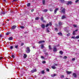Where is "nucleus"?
Listing matches in <instances>:
<instances>
[{"label":"nucleus","instance_id":"nucleus-1","mask_svg":"<svg viewBox=\"0 0 79 79\" xmlns=\"http://www.w3.org/2000/svg\"><path fill=\"white\" fill-rule=\"evenodd\" d=\"M61 10L60 12L61 13H63V14H65L66 13V9H65V8H64L63 7H62L61 8Z\"/></svg>","mask_w":79,"mask_h":79},{"label":"nucleus","instance_id":"nucleus-2","mask_svg":"<svg viewBox=\"0 0 79 79\" xmlns=\"http://www.w3.org/2000/svg\"><path fill=\"white\" fill-rule=\"evenodd\" d=\"M31 51V50H30V48H29V47H27L26 48V53H30V51Z\"/></svg>","mask_w":79,"mask_h":79},{"label":"nucleus","instance_id":"nucleus-3","mask_svg":"<svg viewBox=\"0 0 79 79\" xmlns=\"http://www.w3.org/2000/svg\"><path fill=\"white\" fill-rule=\"evenodd\" d=\"M35 72H37V69H36L34 70H32L31 71V73H35Z\"/></svg>","mask_w":79,"mask_h":79},{"label":"nucleus","instance_id":"nucleus-4","mask_svg":"<svg viewBox=\"0 0 79 79\" xmlns=\"http://www.w3.org/2000/svg\"><path fill=\"white\" fill-rule=\"evenodd\" d=\"M73 77H74L76 78L77 77V74H76V73H73Z\"/></svg>","mask_w":79,"mask_h":79},{"label":"nucleus","instance_id":"nucleus-5","mask_svg":"<svg viewBox=\"0 0 79 79\" xmlns=\"http://www.w3.org/2000/svg\"><path fill=\"white\" fill-rule=\"evenodd\" d=\"M57 34H58L59 35H60V36H63V34L61 32H59L57 33Z\"/></svg>","mask_w":79,"mask_h":79},{"label":"nucleus","instance_id":"nucleus-6","mask_svg":"<svg viewBox=\"0 0 79 79\" xmlns=\"http://www.w3.org/2000/svg\"><path fill=\"white\" fill-rule=\"evenodd\" d=\"M16 27V26L15 25L13 26L12 27L11 29H15V28Z\"/></svg>","mask_w":79,"mask_h":79},{"label":"nucleus","instance_id":"nucleus-7","mask_svg":"<svg viewBox=\"0 0 79 79\" xmlns=\"http://www.w3.org/2000/svg\"><path fill=\"white\" fill-rule=\"evenodd\" d=\"M58 8H57L55 9V10H54V13L55 14H56V11H58Z\"/></svg>","mask_w":79,"mask_h":79},{"label":"nucleus","instance_id":"nucleus-8","mask_svg":"<svg viewBox=\"0 0 79 79\" xmlns=\"http://www.w3.org/2000/svg\"><path fill=\"white\" fill-rule=\"evenodd\" d=\"M72 4V2H71V1H69L67 3V4L68 5H69V4Z\"/></svg>","mask_w":79,"mask_h":79},{"label":"nucleus","instance_id":"nucleus-9","mask_svg":"<svg viewBox=\"0 0 79 79\" xmlns=\"http://www.w3.org/2000/svg\"><path fill=\"white\" fill-rule=\"evenodd\" d=\"M43 42H45V41L42 40L38 42V44H40L41 43H43Z\"/></svg>","mask_w":79,"mask_h":79},{"label":"nucleus","instance_id":"nucleus-10","mask_svg":"<svg viewBox=\"0 0 79 79\" xmlns=\"http://www.w3.org/2000/svg\"><path fill=\"white\" fill-rule=\"evenodd\" d=\"M65 18H66V16L64 15L62 16V17H61V19H65Z\"/></svg>","mask_w":79,"mask_h":79},{"label":"nucleus","instance_id":"nucleus-11","mask_svg":"<svg viewBox=\"0 0 79 79\" xmlns=\"http://www.w3.org/2000/svg\"><path fill=\"white\" fill-rule=\"evenodd\" d=\"M78 31V30H75V31H73V35H75L76 34V33L75 32H77V31Z\"/></svg>","mask_w":79,"mask_h":79},{"label":"nucleus","instance_id":"nucleus-12","mask_svg":"<svg viewBox=\"0 0 79 79\" xmlns=\"http://www.w3.org/2000/svg\"><path fill=\"white\" fill-rule=\"evenodd\" d=\"M66 73H67V74H71L72 72L71 71L69 72L68 71H66Z\"/></svg>","mask_w":79,"mask_h":79},{"label":"nucleus","instance_id":"nucleus-13","mask_svg":"<svg viewBox=\"0 0 79 79\" xmlns=\"http://www.w3.org/2000/svg\"><path fill=\"white\" fill-rule=\"evenodd\" d=\"M62 23H63L62 22H61V21H59V26H61V25H62Z\"/></svg>","mask_w":79,"mask_h":79},{"label":"nucleus","instance_id":"nucleus-14","mask_svg":"<svg viewBox=\"0 0 79 79\" xmlns=\"http://www.w3.org/2000/svg\"><path fill=\"white\" fill-rule=\"evenodd\" d=\"M43 4L44 5H45V0H42Z\"/></svg>","mask_w":79,"mask_h":79},{"label":"nucleus","instance_id":"nucleus-15","mask_svg":"<svg viewBox=\"0 0 79 79\" xmlns=\"http://www.w3.org/2000/svg\"><path fill=\"white\" fill-rule=\"evenodd\" d=\"M53 52H56L57 51V49L56 48H54L53 49Z\"/></svg>","mask_w":79,"mask_h":79},{"label":"nucleus","instance_id":"nucleus-16","mask_svg":"<svg viewBox=\"0 0 79 79\" xmlns=\"http://www.w3.org/2000/svg\"><path fill=\"white\" fill-rule=\"evenodd\" d=\"M27 55H26V54H24V55H23V58H26L27 57Z\"/></svg>","mask_w":79,"mask_h":79},{"label":"nucleus","instance_id":"nucleus-17","mask_svg":"<svg viewBox=\"0 0 79 79\" xmlns=\"http://www.w3.org/2000/svg\"><path fill=\"white\" fill-rule=\"evenodd\" d=\"M48 47H49V50H52V47H51V45H49Z\"/></svg>","mask_w":79,"mask_h":79},{"label":"nucleus","instance_id":"nucleus-18","mask_svg":"<svg viewBox=\"0 0 79 79\" xmlns=\"http://www.w3.org/2000/svg\"><path fill=\"white\" fill-rule=\"evenodd\" d=\"M12 39H13V37H10L8 39V40H12Z\"/></svg>","mask_w":79,"mask_h":79},{"label":"nucleus","instance_id":"nucleus-19","mask_svg":"<svg viewBox=\"0 0 79 79\" xmlns=\"http://www.w3.org/2000/svg\"><path fill=\"white\" fill-rule=\"evenodd\" d=\"M59 53L60 54V55H63V52H62V51H60Z\"/></svg>","mask_w":79,"mask_h":79},{"label":"nucleus","instance_id":"nucleus-20","mask_svg":"<svg viewBox=\"0 0 79 79\" xmlns=\"http://www.w3.org/2000/svg\"><path fill=\"white\" fill-rule=\"evenodd\" d=\"M49 24V26H52V22H49V23H48Z\"/></svg>","mask_w":79,"mask_h":79},{"label":"nucleus","instance_id":"nucleus-21","mask_svg":"<svg viewBox=\"0 0 79 79\" xmlns=\"http://www.w3.org/2000/svg\"><path fill=\"white\" fill-rule=\"evenodd\" d=\"M47 11H48V10L47 9H45L44 10H43V11L44 12H47Z\"/></svg>","mask_w":79,"mask_h":79},{"label":"nucleus","instance_id":"nucleus-22","mask_svg":"<svg viewBox=\"0 0 79 79\" xmlns=\"http://www.w3.org/2000/svg\"><path fill=\"white\" fill-rule=\"evenodd\" d=\"M41 27L42 28H45V25L42 24L41 25Z\"/></svg>","mask_w":79,"mask_h":79},{"label":"nucleus","instance_id":"nucleus-23","mask_svg":"<svg viewBox=\"0 0 79 79\" xmlns=\"http://www.w3.org/2000/svg\"><path fill=\"white\" fill-rule=\"evenodd\" d=\"M31 5V3H28L27 4V6H29Z\"/></svg>","mask_w":79,"mask_h":79},{"label":"nucleus","instance_id":"nucleus-24","mask_svg":"<svg viewBox=\"0 0 79 79\" xmlns=\"http://www.w3.org/2000/svg\"><path fill=\"white\" fill-rule=\"evenodd\" d=\"M73 26L74 27H77V26L76 24H74L73 25Z\"/></svg>","mask_w":79,"mask_h":79},{"label":"nucleus","instance_id":"nucleus-25","mask_svg":"<svg viewBox=\"0 0 79 79\" xmlns=\"http://www.w3.org/2000/svg\"><path fill=\"white\" fill-rule=\"evenodd\" d=\"M5 12H2L1 13V15H2V14L5 15Z\"/></svg>","mask_w":79,"mask_h":79},{"label":"nucleus","instance_id":"nucleus-26","mask_svg":"<svg viewBox=\"0 0 79 79\" xmlns=\"http://www.w3.org/2000/svg\"><path fill=\"white\" fill-rule=\"evenodd\" d=\"M41 48H44V44H41Z\"/></svg>","mask_w":79,"mask_h":79},{"label":"nucleus","instance_id":"nucleus-27","mask_svg":"<svg viewBox=\"0 0 79 79\" xmlns=\"http://www.w3.org/2000/svg\"><path fill=\"white\" fill-rule=\"evenodd\" d=\"M52 69H56V67H55L54 66H52Z\"/></svg>","mask_w":79,"mask_h":79},{"label":"nucleus","instance_id":"nucleus-28","mask_svg":"<svg viewBox=\"0 0 79 79\" xmlns=\"http://www.w3.org/2000/svg\"><path fill=\"white\" fill-rule=\"evenodd\" d=\"M39 19V17H36L35 19V20H38V19Z\"/></svg>","mask_w":79,"mask_h":79},{"label":"nucleus","instance_id":"nucleus-29","mask_svg":"<svg viewBox=\"0 0 79 79\" xmlns=\"http://www.w3.org/2000/svg\"><path fill=\"white\" fill-rule=\"evenodd\" d=\"M41 73L42 74H44L45 73V72L44 71V70H43L41 71Z\"/></svg>","mask_w":79,"mask_h":79},{"label":"nucleus","instance_id":"nucleus-30","mask_svg":"<svg viewBox=\"0 0 79 79\" xmlns=\"http://www.w3.org/2000/svg\"><path fill=\"white\" fill-rule=\"evenodd\" d=\"M42 63L43 64H45V63H46V61H42Z\"/></svg>","mask_w":79,"mask_h":79},{"label":"nucleus","instance_id":"nucleus-31","mask_svg":"<svg viewBox=\"0 0 79 79\" xmlns=\"http://www.w3.org/2000/svg\"><path fill=\"white\" fill-rule=\"evenodd\" d=\"M20 27L21 29H24V27L23 26H20Z\"/></svg>","mask_w":79,"mask_h":79},{"label":"nucleus","instance_id":"nucleus-32","mask_svg":"<svg viewBox=\"0 0 79 79\" xmlns=\"http://www.w3.org/2000/svg\"><path fill=\"white\" fill-rule=\"evenodd\" d=\"M13 58H15V55H12L11 56Z\"/></svg>","mask_w":79,"mask_h":79},{"label":"nucleus","instance_id":"nucleus-33","mask_svg":"<svg viewBox=\"0 0 79 79\" xmlns=\"http://www.w3.org/2000/svg\"><path fill=\"white\" fill-rule=\"evenodd\" d=\"M76 38L77 39H79V35H78L76 37Z\"/></svg>","mask_w":79,"mask_h":79},{"label":"nucleus","instance_id":"nucleus-34","mask_svg":"<svg viewBox=\"0 0 79 79\" xmlns=\"http://www.w3.org/2000/svg\"><path fill=\"white\" fill-rule=\"evenodd\" d=\"M67 57L66 56H64V59H66L67 58Z\"/></svg>","mask_w":79,"mask_h":79},{"label":"nucleus","instance_id":"nucleus-35","mask_svg":"<svg viewBox=\"0 0 79 79\" xmlns=\"http://www.w3.org/2000/svg\"><path fill=\"white\" fill-rule=\"evenodd\" d=\"M48 26H49V24L48 23L45 26L46 27H48Z\"/></svg>","mask_w":79,"mask_h":79},{"label":"nucleus","instance_id":"nucleus-36","mask_svg":"<svg viewBox=\"0 0 79 79\" xmlns=\"http://www.w3.org/2000/svg\"><path fill=\"white\" fill-rule=\"evenodd\" d=\"M15 48H18V45H17L15 46Z\"/></svg>","mask_w":79,"mask_h":79},{"label":"nucleus","instance_id":"nucleus-37","mask_svg":"<svg viewBox=\"0 0 79 79\" xmlns=\"http://www.w3.org/2000/svg\"><path fill=\"white\" fill-rule=\"evenodd\" d=\"M24 44L23 43H22L21 44V47H22V46H23V45H24Z\"/></svg>","mask_w":79,"mask_h":79},{"label":"nucleus","instance_id":"nucleus-38","mask_svg":"<svg viewBox=\"0 0 79 79\" xmlns=\"http://www.w3.org/2000/svg\"><path fill=\"white\" fill-rule=\"evenodd\" d=\"M41 21H44V18L43 17H41Z\"/></svg>","mask_w":79,"mask_h":79},{"label":"nucleus","instance_id":"nucleus-39","mask_svg":"<svg viewBox=\"0 0 79 79\" xmlns=\"http://www.w3.org/2000/svg\"><path fill=\"white\" fill-rule=\"evenodd\" d=\"M49 10L50 11H53V9H52V8H50Z\"/></svg>","mask_w":79,"mask_h":79},{"label":"nucleus","instance_id":"nucleus-40","mask_svg":"<svg viewBox=\"0 0 79 79\" xmlns=\"http://www.w3.org/2000/svg\"><path fill=\"white\" fill-rule=\"evenodd\" d=\"M70 34L69 33H68V34H67V36L68 37V36H69V35H70Z\"/></svg>","mask_w":79,"mask_h":79},{"label":"nucleus","instance_id":"nucleus-41","mask_svg":"<svg viewBox=\"0 0 79 79\" xmlns=\"http://www.w3.org/2000/svg\"><path fill=\"white\" fill-rule=\"evenodd\" d=\"M13 47L12 46H11L10 47V49H13Z\"/></svg>","mask_w":79,"mask_h":79},{"label":"nucleus","instance_id":"nucleus-42","mask_svg":"<svg viewBox=\"0 0 79 79\" xmlns=\"http://www.w3.org/2000/svg\"><path fill=\"white\" fill-rule=\"evenodd\" d=\"M72 61H75V58H72Z\"/></svg>","mask_w":79,"mask_h":79},{"label":"nucleus","instance_id":"nucleus-43","mask_svg":"<svg viewBox=\"0 0 79 79\" xmlns=\"http://www.w3.org/2000/svg\"><path fill=\"white\" fill-rule=\"evenodd\" d=\"M61 2H64V0H60Z\"/></svg>","mask_w":79,"mask_h":79},{"label":"nucleus","instance_id":"nucleus-44","mask_svg":"<svg viewBox=\"0 0 79 79\" xmlns=\"http://www.w3.org/2000/svg\"><path fill=\"white\" fill-rule=\"evenodd\" d=\"M3 57H0V60H2V59H3Z\"/></svg>","mask_w":79,"mask_h":79},{"label":"nucleus","instance_id":"nucleus-45","mask_svg":"<svg viewBox=\"0 0 79 79\" xmlns=\"http://www.w3.org/2000/svg\"><path fill=\"white\" fill-rule=\"evenodd\" d=\"M46 71H47L48 72L50 71V70H49V69H47Z\"/></svg>","mask_w":79,"mask_h":79},{"label":"nucleus","instance_id":"nucleus-46","mask_svg":"<svg viewBox=\"0 0 79 79\" xmlns=\"http://www.w3.org/2000/svg\"><path fill=\"white\" fill-rule=\"evenodd\" d=\"M41 58H43V59H44V57L43 56H41Z\"/></svg>","mask_w":79,"mask_h":79},{"label":"nucleus","instance_id":"nucleus-47","mask_svg":"<svg viewBox=\"0 0 79 79\" xmlns=\"http://www.w3.org/2000/svg\"><path fill=\"white\" fill-rule=\"evenodd\" d=\"M34 11V9H32V10H31V12H33Z\"/></svg>","mask_w":79,"mask_h":79},{"label":"nucleus","instance_id":"nucleus-48","mask_svg":"<svg viewBox=\"0 0 79 79\" xmlns=\"http://www.w3.org/2000/svg\"><path fill=\"white\" fill-rule=\"evenodd\" d=\"M45 54L46 55H48V53H47V52L45 53Z\"/></svg>","mask_w":79,"mask_h":79},{"label":"nucleus","instance_id":"nucleus-49","mask_svg":"<svg viewBox=\"0 0 79 79\" xmlns=\"http://www.w3.org/2000/svg\"><path fill=\"white\" fill-rule=\"evenodd\" d=\"M79 2V0H77L76 1V3H77Z\"/></svg>","mask_w":79,"mask_h":79},{"label":"nucleus","instance_id":"nucleus-50","mask_svg":"<svg viewBox=\"0 0 79 79\" xmlns=\"http://www.w3.org/2000/svg\"><path fill=\"white\" fill-rule=\"evenodd\" d=\"M71 38L72 39H75V38L74 36H72Z\"/></svg>","mask_w":79,"mask_h":79},{"label":"nucleus","instance_id":"nucleus-51","mask_svg":"<svg viewBox=\"0 0 79 79\" xmlns=\"http://www.w3.org/2000/svg\"><path fill=\"white\" fill-rule=\"evenodd\" d=\"M9 34V33H8V32H7L6 34V35H8Z\"/></svg>","mask_w":79,"mask_h":79},{"label":"nucleus","instance_id":"nucleus-52","mask_svg":"<svg viewBox=\"0 0 79 79\" xmlns=\"http://www.w3.org/2000/svg\"><path fill=\"white\" fill-rule=\"evenodd\" d=\"M2 37V35L1 34H0V37L1 38Z\"/></svg>","mask_w":79,"mask_h":79},{"label":"nucleus","instance_id":"nucleus-53","mask_svg":"<svg viewBox=\"0 0 79 79\" xmlns=\"http://www.w3.org/2000/svg\"><path fill=\"white\" fill-rule=\"evenodd\" d=\"M64 77V75H62L61 76V77H62V78H63V77Z\"/></svg>","mask_w":79,"mask_h":79},{"label":"nucleus","instance_id":"nucleus-54","mask_svg":"<svg viewBox=\"0 0 79 79\" xmlns=\"http://www.w3.org/2000/svg\"><path fill=\"white\" fill-rule=\"evenodd\" d=\"M18 0H13V2H16Z\"/></svg>","mask_w":79,"mask_h":79},{"label":"nucleus","instance_id":"nucleus-55","mask_svg":"<svg viewBox=\"0 0 79 79\" xmlns=\"http://www.w3.org/2000/svg\"><path fill=\"white\" fill-rule=\"evenodd\" d=\"M51 76L52 77H54L53 76V75H51Z\"/></svg>","mask_w":79,"mask_h":79},{"label":"nucleus","instance_id":"nucleus-56","mask_svg":"<svg viewBox=\"0 0 79 79\" xmlns=\"http://www.w3.org/2000/svg\"><path fill=\"white\" fill-rule=\"evenodd\" d=\"M5 2H6V3H7V2H6V0H3Z\"/></svg>","mask_w":79,"mask_h":79},{"label":"nucleus","instance_id":"nucleus-57","mask_svg":"<svg viewBox=\"0 0 79 79\" xmlns=\"http://www.w3.org/2000/svg\"><path fill=\"white\" fill-rule=\"evenodd\" d=\"M27 33H28V32H24V34H27Z\"/></svg>","mask_w":79,"mask_h":79},{"label":"nucleus","instance_id":"nucleus-58","mask_svg":"<svg viewBox=\"0 0 79 79\" xmlns=\"http://www.w3.org/2000/svg\"><path fill=\"white\" fill-rule=\"evenodd\" d=\"M53 75L54 77H55V76H56V74H54Z\"/></svg>","mask_w":79,"mask_h":79},{"label":"nucleus","instance_id":"nucleus-59","mask_svg":"<svg viewBox=\"0 0 79 79\" xmlns=\"http://www.w3.org/2000/svg\"><path fill=\"white\" fill-rule=\"evenodd\" d=\"M50 31H49V30H47V32H49Z\"/></svg>","mask_w":79,"mask_h":79},{"label":"nucleus","instance_id":"nucleus-60","mask_svg":"<svg viewBox=\"0 0 79 79\" xmlns=\"http://www.w3.org/2000/svg\"><path fill=\"white\" fill-rule=\"evenodd\" d=\"M43 52H45L46 51H45V50H43Z\"/></svg>","mask_w":79,"mask_h":79},{"label":"nucleus","instance_id":"nucleus-61","mask_svg":"<svg viewBox=\"0 0 79 79\" xmlns=\"http://www.w3.org/2000/svg\"><path fill=\"white\" fill-rule=\"evenodd\" d=\"M8 33H9V34H11V32H8Z\"/></svg>","mask_w":79,"mask_h":79},{"label":"nucleus","instance_id":"nucleus-62","mask_svg":"<svg viewBox=\"0 0 79 79\" xmlns=\"http://www.w3.org/2000/svg\"><path fill=\"white\" fill-rule=\"evenodd\" d=\"M55 30H58V29L57 28H55Z\"/></svg>","mask_w":79,"mask_h":79},{"label":"nucleus","instance_id":"nucleus-63","mask_svg":"<svg viewBox=\"0 0 79 79\" xmlns=\"http://www.w3.org/2000/svg\"><path fill=\"white\" fill-rule=\"evenodd\" d=\"M55 66H58V64H55Z\"/></svg>","mask_w":79,"mask_h":79},{"label":"nucleus","instance_id":"nucleus-64","mask_svg":"<svg viewBox=\"0 0 79 79\" xmlns=\"http://www.w3.org/2000/svg\"><path fill=\"white\" fill-rule=\"evenodd\" d=\"M66 32H67V33H69V31H66Z\"/></svg>","mask_w":79,"mask_h":79}]
</instances>
